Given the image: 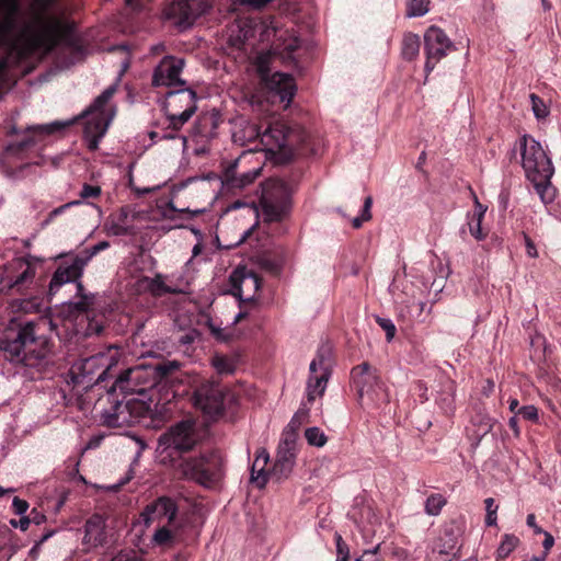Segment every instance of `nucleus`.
I'll use <instances>...</instances> for the list:
<instances>
[{"label": "nucleus", "instance_id": "obj_1", "mask_svg": "<svg viewBox=\"0 0 561 561\" xmlns=\"http://www.w3.org/2000/svg\"><path fill=\"white\" fill-rule=\"evenodd\" d=\"M161 462L175 469L181 479L211 488L221 479V460L216 455L185 456L201 442L193 420H183L170 426L159 437Z\"/></svg>", "mask_w": 561, "mask_h": 561}, {"label": "nucleus", "instance_id": "obj_2", "mask_svg": "<svg viewBox=\"0 0 561 561\" xmlns=\"http://www.w3.org/2000/svg\"><path fill=\"white\" fill-rule=\"evenodd\" d=\"M55 4L56 0H35L38 10L34 13L32 23H24L20 35L13 41L21 57L47 56L59 46L80 48L75 24L48 13Z\"/></svg>", "mask_w": 561, "mask_h": 561}, {"label": "nucleus", "instance_id": "obj_3", "mask_svg": "<svg viewBox=\"0 0 561 561\" xmlns=\"http://www.w3.org/2000/svg\"><path fill=\"white\" fill-rule=\"evenodd\" d=\"M51 322L47 320L28 321L18 328H8L0 332V351L4 358L43 370L49 363L54 342L45 332Z\"/></svg>", "mask_w": 561, "mask_h": 561}, {"label": "nucleus", "instance_id": "obj_4", "mask_svg": "<svg viewBox=\"0 0 561 561\" xmlns=\"http://www.w3.org/2000/svg\"><path fill=\"white\" fill-rule=\"evenodd\" d=\"M518 151L526 179L533 184L543 204L552 203L557 194V190L551 183L554 168L541 144L533 136L525 134L518 138L512 149L511 161L517 159Z\"/></svg>", "mask_w": 561, "mask_h": 561}, {"label": "nucleus", "instance_id": "obj_5", "mask_svg": "<svg viewBox=\"0 0 561 561\" xmlns=\"http://www.w3.org/2000/svg\"><path fill=\"white\" fill-rule=\"evenodd\" d=\"M263 140L283 151L288 158L316 153L309 133L297 123L272 122L263 133Z\"/></svg>", "mask_w": 561, "mask_h": 561}, {"label": "nucleus", "instance_id": "obj_6", "mask_svg": "<svg viewBox=\"0 0 561 561\" xmlns=\"http://www.w3.org/2000/svg\"><path fill=\"white\" fill-rule=\"evenodd\" d=\"M351 380L356 390L357 402L363 409H380L390 402L388 388L381 380L379 370L369 363L354 366Z\"/></svg>", "mask_w": 561, "mask_h": 561}, {"label": "nucleus", "instance_id": "obj_7", "mask_svg": "<svg viewBox=\"0 0 561 561\" xmlns=\"http://www.w3.org/2000/svg\"><path fill=\"white\" fill-rule=\"evenodd\" d=\"M154 409L152 401L147 402L140 398L124 397L123 400H113L111 408L102 413L103 423L108 427L133 426L153 420Z\"/></svg>", "mask_w": 561, "mask_h": 561}, {"label": "nucleus", "instance_id": "obj_8", "mask_svg": "<svg viewBox=\"0 0 561 561\" xmlns=\"http://www.w3.org/2000/svg\"><path fill=\"white\" fill-rule=\"evenodd\" d=\"M115 92L116 88L113 85L105 89L81 115V117L85 118L83 135L88 149L91 151L98 149L101 138L106 133L108 119L106 117L105 105L113 98Z\"/></svg>", "mask_w": 561, "mask_h": 561}, {"label": "nucleus", "instance_id": "obj_9", "mask_svg": "<svg viewBox=\"0 0 561 561\" xmlns=\"http://www.w3.org/2000/svg\"><path fill=\"white\" fill-rule=\"evenodd\" d=\"M71 124V122L57 121L47 125L28 127L21 134H19L16 127L13 126L11 127L9 135H16L18 139L5 147V154L22 158L27 152L35 150L38 144L42 142L46 136L60 133Z\"/></svg>", "mask_w": 561, "mask_h": 561}, {"label": "nucleus", "instance_id": "obj_10", "mask_svg": "<svg viewBox=\"0 0 561 561\" xmlns=\"http://www.w3.org/2000/svg\"><path fill=\"white\" fill-rule=\"evenodd\" d=\"M78 301L69 304L70 312L75 316L77 333L84 336L100 335L103 330V317L92 310L94 296L88 295L82 284L77 285Z\"/></svg>", "mask_w": 561, "mask_h": 561}, {"label": "nucleus", "instance_id": "obj_11", "mask_svg": "<svg viewBox=\"0 0 561 561\" xmlns=\"http://www.w3.org/2000/svg\"><path fill=\"white\" fill-rule=\"evenodd\" d=\"M197 95L192 89L170 90L167 93L165 110L169 125L167 129L179 131L195 114Z\"/></svg>", "mask_w": 561, "mask_h": 561}, {"label": "nucleus", "instance_id": "obj_12", "mask_svg": "<svg viewBox=\"0 0 561 561\" xmlns=\"http://www.w3.org/2000/svg\"><path fill=\"white\" fill-rule=\"evenodd\" d=\"M228 390L219 381L203 380L194 389V405L209 419L216 420L225 413Z\"/></svg>", "mask_w": 561, "mask_h": 561}, {"label": "nucleus", "instance_id": "obj_13", "mask_svg": "<svg viewBox=\"0 0 561 561\" xmlns=\"http://www.w3.org/2000/svg\"><path fill=\"white\" fill-rule=\"evenodd\" d=\"M260 204L266 221L284 220L291 208V192L288 185L279 181L272 190L264 191Z\"/></svg>", "mask_w": 561, "mask_h": 561}, {"label": "nucleus", "instance_id": "obj_14", "mask_svg": "<svg viewBox=\"0 0 561 561\" xmlns=\"http://www.w3.org/2000/svg\"><path fill=\"white\" fill-rule=\"evenodd\" d=\"M57 267L53 273L48 285L47 295L51 299L58 290L68 283L82 284L79 282L83 274L84 262L72 253H62L56 257Z\"/></svg>", "mask_w": 561, "mask_h": 561}, {"label": "nucleus", "instance_id": "obj_15", "mask_svg": "<svg viewBox=\"0 0 561 561\" xmlns=\"http://www.w3.org/2000/svg\"><path fill=\"white\" fill-rule=\"evenodd\" d=\"M261 83L266 101L273 105L278 104L286 108L293 101L296 84L291 76L282 72L268 76L262 71Z\"/></svg>", "mask_w": 561, "mask_h": 561}, {"label": "nucleus", "instance_id": "obj_16", "mask_svg": "<svg viewBox=\"0 0 561 561\" xmlns=\"http://www.w3.org/2000/svg\"><path fill=\"white\" fill-rule=\"evenodd\" d=\"M455 44L438 26L432 25L424 33V54L426 57L424 71L428 76L436 65L445 58L449 51L455 50Z\"/></svg>", "mask_w": 561, "mask_h": 561}, {"label": "nucleus", "instance_id": "obj_17", "mask_svg": "<svg viewBox=\"0 0 561 561\" xmlns=\"http://www.w3.org/2000/svg\"><path fill=\"white\" fill-rule=\"evenodd\" d=\"M111 358L102 353L82 358L72 366L78 383H96L100 385L106 380L111 370Z\"/></svg>", "mask_w": 561, "mask_h": 561}, {"label": "nucleus", "instance_id": "obj_18", "mask_svg": "<svg viewBox=\"0 0 561 561\" xmlns=\"http://www.w3.org/2000/svg\"><path fill=\"white\" fill-rule=\"evenodd\" d=\"M206 10L207 3L205 0H172L164 7L162 15L164 20L178 26L187 27Z\"/></svg>", "mask_w": 561, "mask_h": 561}, {"label": "nucleus", "instance_id": "obj_19", "mask_svg": "<svg viewBox=\"0 0 561 561\" xmlns=\"http://www.w3.org/2000/svg\"><path fill=\"white\" fill-rule=\"evenodd\" d=\"M19 12L20 3L18 0H0V35L10 50L15 55L16 59L19 61H25L31 57H21L13 46V41L18 38L21 32V28L16 31L15 16Z\"/></svg>", "mask_w": 561, "mask_h": 561}, {"label": "nucleus", "instance_id": "obj_20", "mask_svg": "<svg viewBox=\"0 0 561 561\" xmlns=\"http://www.w3.org/2000/svg\"><path fill=\"white\" fill-rule=\"evenodd\" d=\"M184 68V60L174 56H165L154 68L152 75L153 87H168L173 90L184 89L185 81L180 78Z\"/></svg>", "mask_w": 561, "mask_h": 561}, {"label": "nucleus", "instance_id": "obj_21", "mask_svg": "<svg viewBox=\"0 0 561 561\" xmlns=\"http://www.w3.org/2000/svg\"><path fill=\"white\" fill-rule=\"evenodd\" d=\"M309 378L307 381L308 402H313L317 396L324 393L329 377L330 368L327 357L322 351H319L309 366Z\"/></svg>", "mask_w": 561, "mask_h": 561}, {"label": "nucleus", "instance_id": "obj_22", "mask_svg": "<svg viewBox=\"0 0 561 561\" xmlns=\"http://www.w3.org/2000/svg\"><path fill=\"white\" fill-rule=\"evenodd\" d=\"M178 503L170 496H159L151 503H149L141 516L144 517L145 524L150 525L152 523L167 522L168 525H174L178 516Z\"/></svg>", "mask_w": 561, "mask_h": 561}, {"label": "nucleus", "instance_id": "obj_23", "mask_svg": "<svg viewBox=\"0 0 561 561\" xmlns=\"http://www.w3.org/2000/svg\"><path fill=\"white\" fill-rule=\"evenodd\" d=\"M229 283L231 295L238 298L240 304H244L253 302L254 298L253 296L243 298V286L251 287L255 293L261 288L263 279L254 272H248L245 268L238 267L231 273Z\"/></svg>", "mask_w": 561, "mask_h": 561}, {"label": "nucleus", "instance_id": "obj_24", "mask_svg": "<svg viewBox=\"0 0 561 561\" xmlns=\"http://www.w3.org/2000/svg\"><path fill=\"white\" fill-rule=\"evenodd\" d=\"M108 543L106 519L100 514H93L84 524L83 545L90 548L104 547Z\"/></svg>", "mask_w": 561, "mask_h": 561}, {"label": "nucleus", "instance_id": "obj_25", "mask_svg": "<svg viewBox=\"0 0 561 561\" xmlns=\"http://www.w3.org/2000/svg\"><path fill=\"white\" fill-rule=\"evenodd\" d=\"M348 516L357 525H371L377 522V515L368 500L364 496H357L354 505L348 512Z\"/></svg>", "mask_w": 561, "mask_h": 561}, {"label": "nucleus", "instance_id": "obj_26", "mask_svg": "<svg viewBox=\"0 0 561 561\" xmlns=\"http://www.w3.org/2000/svg\"><path fill=\"white\" fill-rule=\"evenodd\" d=\"M182 364L179 360H163L153 366L154 385L169 386L178 380Z\"/></svg>", "mask_w": 561, "mask_h": 561}, {"label": "nucleus", "instance_id": "obj_27", "mask_svg": "<svg viewBox=\"0 0 561 561\" xmlns=\"http://www.w3.org/2000/svg\"><path fill=\"white\" fill-rule=\"evenodd\" d=\"M14 267L21 273L11 282L10 287L16 291H22L23 287L31 283L35 276V270L28 260L20 257L13 263Z\"/></svg>", "mask_w": 561, "mask_h": 561}, {"label": "nucleus", "instance_id": "obj_28", "mask_svg": "<svg viewBox=\"0 0 561 561\" xmlns=\"http://www.w3.org/2000/svg\"><path fill=\"white\" fill-rule=\"evenodd\" d=\"M260 175V170H253L237 175L236 167H229L225 172L226 184L231 188H243L249 184L253 183L254 180Z\"/></svg>", "mask_w": 561, "mask_h": 561}, {"label": "nucleus", "instance_id": "obj_29", "mask_svg": "<svg viewBox=\"0 0 561 561\" xmlns=\"http://www.w3.org/2000/svg\"><path fill=\"white\" fill-rule=\"evenodd\" d=\"M421 38L417 34L407 32L401 42V56L405 61H413L419 57Z\"/></svg>", "mask_w": 561, "mask_h": 561}, {"label": "nucleus", "instance_id": "obj_30", "mask_svg": "<svg viewBox=\"0 0 561 561\" xmlns=\"http://www.w3.org/2000/svg\"><path fill=\"white\" fill-rule=\"evenodd\" d=\"M268 461V454L262 450L257 454L251 468V480L256 483L259 488H263L267 482V473L265 467Z\"/></svg>", "mask_w": 561, "mask_h": 561}, {"label": "nucleus", "instance_id": "obj_31", "mask_svg": "<svg viewBox=\"0 0 561 561\" xmlns=\"http://www.w3.org/2000/svg\"><path fill=\"white\" fill-rule=\"evenodd\" d=\"M476 204H477V209L472 214V216L468 222V228H469L470 234L474 239H477L478 241H482L486 237V233L483 232V229L481 227L482 220H483L484 214H485V208H483L482 205L478 201H476Z\"/></svg>", "mask_w": 561, "mask_h": 561}, {"label": "nucleus", "instance_id": "obj_32", "mask_svg": "<svg viewBox=\"0 0 561 561\" xmlns=\"http://www.w3.org/2000/svg\"><path fill=\"white\" fill-rule=\"evenodd\" d=\"M295 436L294 434H286L278 445L276 459L294 463L295 459Z\"/></svg>", "mask_w": 561, "mask_h": 561}, {"label": "nucleus", "instance_id": "obj_33", "mask_svg": "<svg viewBox=\"0 0 561 561\" xmlns=\"http://www.w3.org/2000/svg\"><path fill=\"white\" fill-rule=\"evenodd\" d=\"M520 540L513 534H505L496 550V561L506 559L519 545Z\"/></svg>", "mask_w": 561, "mask_h": 561}, {"label": "nucleus", "instance_id": "obj_34", "mask_svg": "<svg viewBox=\"0 0 561 561\" xmlns=\"http://www.w3.org/2000/svg\"><path fill=\"white\" fill-rule=\"evenodd\" d=\"M144 282L147 284L149 291L154 296H162L164 294L173 293V290L168 285H165L160 274L156 275L153 278L145 277Z\"/></svg>", "mask_w": 561, "mask_h": 561}, {"label": "nucleus", "instance_id": "obj_35", "mask_svg": "<svg viewBox=\"0 0 561 561\" xmlns=\"http://www.w3.org/2000/svg\"><path fill=\"white\" fill-rule=\"evenodd\" d=\"M447 503L446 499L439 493L431 494L425 502V513L431 516H436L440 513L443 506Z\"/></svg>", "mask_w": 561, "mask_h": 561}, {"label": "nucleus", "instance_id": "obj_36", "mask_svg": "<svg viewBox=\"0 0 561 561\" xmlns=\"http://www.w3.org/2000/svg\"><path fill=\"white\" fill-rule=\"evenodd\" d=\"M431 0H407V16H423L430 11Z\"/></svg>", "mask_w": 561, "mask_h": 561}, {"label": "nucleus", "instance_id": "obj_37", "mask_svg": "<svg viewBox=\"0 0 561 561\" xmlns=\"http://www.w3.org/2000/svg\"><path fill=\"white\" fill-rule=\"evenodd\" d=\"M213 366L218 374H232L236 369L234 360L226 355H215Z\"/></svg>", "mask_w": 561, "mask_h": 561}, {"label": "nucleus", "instance_id": "obj_38", "mask_svg": "<svg viewBox=\"0 0 561 561\" xmlns=\"http://www.w3.org/2000/svg\"><path fill=\"white\" fill-rule=\"evenodd\" d=\"M170 525H163L159 527L153 534L152 541L157 546H168L174 540V533L169 528Z\"/></svg>", "mask_w": 561, "mask_h": 561}, {"label": "nucleus", "instance_id": "obj_39", "mask_svg": "<svg viewBox=\"0 0 561 561\" xmlns=\"http://www.w3.org/2000/svg\"><path fill=\"white\" fill-rule=\"evenodd\" d=\"M530 101L534 115L537 119H543L549 115V108L540 96L531 93Z\"/></svg>", "mask_w": 561, "mask_h": 561}, {"label": "nucleus", "instance_id": "obj_40", "mask_svg": "<svg viewBox=\"0 0 561 561\" xmlns=\"http://www.w3.org/2000/svg\"><path fill=\"white\" fill-rule=\"evenodd\" d=\"M110 247V243L107 241H101L96 244H94L90 249H84L78 254H75L79 260H82L84 262V267L87 266L88 262L98 253L101 251L106 250Z\"/></svg>", "mask_w": 561, "mask_h": 561}, {"label": "nucleus", "instance_id": "obj_41", "mask_svg": "<svg viewBox=\"0 0 561 561\" xmlns=\"http://www.w3.org/2000/svg\"><path fill=\"white\" fill-rule=\"evenodd\" d=\"M305 437L308 444L317 447H322L327 443V436L318 427H309L305 432Z\"/></svg>", "mask_w": 561, "mask_h": 561}, {"label": "nucleus", "instance_id": "obj_42", "mask_svg": "<svg viewBox=\"0 0 561 561\" xmlns=\"http://www.w3.org/2000/svg\"><path fill=\"white\" fill-rule=\"evenodd\" d=\"M371 205H373V198H371V196H367L365 198V201H364L363 210H362L360 216L355 217L353 219V221H352V225H353V227L355 229L360 228L363 222L370 220V218H371V213H370Z\"/></svg>", "mask_w": 561, "mask_h": 561}, {"label": "nucleus", "instance_id": "obj_43", "mask_svg": "<svg viewBox=\"0 0 561 561\" xmlns=\"http://www.w3.org/2000/svg\"><path fill=\"white\" fill-rule=\"evenodd\" d=\"M137 373L134 369H128L122 373L116 379L115 382L111 389V392L108 393V397H113V392L116 391V388H119L122 391H127L129 388H127L126 383L133 378V375Z\"/></svg>", "mask_w": 561, "mask_h": 561}, {"label": "nucleus", "instance_id": "obj_44", "mask_svg": "<svg viewBox=\"0 0 561 561\" xmlns=\"http://www.w3.org/2000/svg\"><path fill=\"white\" fill-rule=\"evenodd\" d=\"M199 337V332L196 329H191L180 335L178 344L184 347L183 352L187 353L191 345Z\"/></svg>", "mask_w": 561, "mask_h": 561}, {"label": "nucleus", "instance_id": "obj_45", "mask_svg": "<svg viewBox=\"0 0 561 561\" xmlns=\"http://www.w3.org/2000/svg\"><path fill=\"white\" fill-rule=\"evenodd\" d=\"M377 324L386 332V339L388 342L392 341L396 335L397 329L392 320L387 318H381L379 316L375 317Z\"/></svg>", "mask_w": 561, "mask_h": 561}, {"label": "nucleus", "instance_id": "obj_46", "mask_svg": "<svg viewBox=\"0 0 561 561\" xmlns=\"http://www.w3.org/2000/svg\"><path fill=\"white\" fill-rule=\"evenodd\" d=\"M484 504H485V511H486L485 524L488 526L496 525L497 506H494V499H492V497L485 499Z\"/></svg>", "mask_w": 561, "mask_h": 561}, {"label": "nucleus", "instance_id": "obj_47", "mask_svg": "<svg viewBox=\"0 0 561 561\" xmlns=\"http://www.w3.org/2000/svg\"><path fill=\"white\" fill-rule=\"evenodd\" d=\"M516 415H520L523 419L537 423L539 420L538 409L535 405H524L519 408Z\"/></svg>", "mask_w": 561, "mask_h": 561}, {"label": "nucleus", "instance_id": "obj_48", "mask_svg": "<svg viewBox=\"0 0 561 561\" xmlns=\"http://www.w3.org/2000/svg\"><path fill=\"white\" fill-rule=\"evenodd\" d=\"M293 466L294 463L291 462H288V461H282V460H277L275 461V465L273 467V473L278 478H286L291 469H293Z\"/></svg>", "mask_w": 561, "mask_h": 561}, {"label": "nucleus", "instance_id": "obj_49", "mask_svg": "<svg viewBox=\"0 0 561 561\" xmlns=\"http://www.w3.org/2000/svg\"><path fill=\"white\" fill-rule=\"evenodd\" d=\"M101 193L102 190L100 186L84 183L80 192V197L87 201L90 198L95 199L101 196Z\"/></svg>", "mask_w": 561, "mask_h": 561}, {"label": "nucleus", "instance_id": "obj_50", "mask_svg": "<svg viewBox=\"0 0 561 561\" xmlns=\"http://www.w3.org/2000/svg\"><path fill=\"white\" fill-rule=\"evenodd\" d=\"M110 561H144L141 557L133 549L122 550Z\"/></svg>", "mask_w": 561, "mask_h": 561}, {"label": "nucleus", "instance_id": "obj_51", "mask_svg": "<svg viewBox=\"0 0 561 561\" xmlns=\"http://www.w3.org/2000/svg\"><path fill=\"white\" fill-rule=\"evenodd\" d=\"M209 330L217 341L229 342L231 340V334L227 333L225 329L210 324Z\"/></svg>", "mask_w": 561, "mask_h": 561}, {"label": "nucleus", "instance_id": "obj_52", "mask_svg": "<svg viewBox=\"0 0 561 561\" xmlns=\"http://www.w3.org/2000/svg\"><path fill=\"white\" fill-rule=\"evenodd\" d=\"M80 203V201H75L53 209L47 216L46 224L53 221L57 216L61 215L67 208L73 205H79Z\"/></svg>", "mask_w": 561, "mask_h": 561}, {"label": "nucleus", "instance_id": "obj_53", "mask_svg": "<svg viewBox=\"0 0 561 561\" xmlns=\"http://www.w3.org/2000/svg\"><path fill=\"white\" fill-rule=\"evenodd\" d=\"M12 508L15 514L23 515L28 508V503L25 500L15 496L12 502Z\"/></svg>", "mask_w": 561, "mask_h": 561}, {"label": "nucleus", "instance_id": "obj_54", "mask_svg": "<svg viewBox=\"0 0 561 561\" xmlns=\"http://www.w3.org/2000/svg\"><path fill=\"white\" fill-rule=\"evenodd\" d=\"M273 0H240L243 5L250 7L255 10L264 9Z\"/></svg>", "mask_w": 561, "mask_h": 561}, {"label": "nucleus", "instance_id": "obj_55", "mask_svg": "<svg viewBox=\"0 0 561 561\" xmlns=\"http://www.w3.org/2000/svg\"><path fill=\"white\" fill-rule=\"evenodd\" d=\"M308 416L307 411L299 410L291 419L289 426L291 427H298L301 425V423L305 421V419Z\"/></svg>", "mask_w": 561, "mask_h": 561}, {"label": "nucleus", "instance_id": "obj_56", "mask_svg": "<svg viewBox=\"0 0 561 561\" xmlns=\"http://www.w3.org/2000/svg\"><path fill=\"white\" fill-rule=\"evenodd\" d=\"M30 523H31V520L26 516H22L19 520H16V519L10 520V524L12 527L20 528L21 530H26L30 526Z\"/></svg>", "mask_w": 561, "mask_h": 561}, {"label": "nucleus", "instance_id": "obj_57", "mask_svg": "<svg viewBox=\"0 0 561 561\" xmlns=\"http://www.w3.org/2000/svg\"><path fill=\"white\" fill-rule=\"evenodd\" d=\"M524 239H525V247H526V252H527L528 256L536 257L538 255V252H537L534 241L527 234L524 236Z\"/></svg>", "mask_w": 561, "mask_h": 561}, {"label": "nucleus", "instance_id": "obj_58", "mask_svg": "<svg viewBox=\"0 0 561 561\" xmlns=\"http://www.w3.org/2000/svg\"><path fill=\"white\" fill-rule=\"evenodd\" d=\"M526 524L534 529L535 534H542L543 529L537 525L535 514H528Z\"/></svg>", "mask_w": 561, "mask_h": 561}, {"label": "nucleus", "instance_id": "obj_59", "mask_svg": "<svg viewBox=\"0 0 561 561\" xmlns=\"http://www.w3.org/2000/svg\"><path fill=\"white\" fill-rule=\"evenodd\" d=\"M542 534L545 535V539H543V541H542V546H543L545 552H547V553H548V552L550 551V549H551V548L553 547V545H554V538H553V536H552L550 533H548V531H543Z\"/></svg>", "mask_w": 561, "mask_h": 561}, {"label": "nucleus", "instance_id": "obj_60", "mask_svg": "<svg viewBox=\"0 0 561 561\" xmlns=\"http://www.w3.org/2000/svg\"><path fill=\"white\" fill-rule=\"evenodd\" d=\"M335 539H336L337 556L345 554V552L348 551L347 545L343 541V539L340 535H336Z\"/></svg>", "mask_w": 561, "mask_h": 561}, {"label": "nucleus", "instance_id": "obj_61", "mask_svg": "<svg viewBox=\"0 0 561 561\" xmlns=\"http://www.w3.org/2000/svg\"><path fill=\"white\" fill-rule=\"evenodd\" d=\"M510 428L514 432L516 436L519 435V426H518V419L517 416H512L508 421Z\"/></svg>", "mask_w": 561, "mask_h": 561}, {"label": "nucleus", "instance_id": "obj_62", "mask_svg": "<svg viewBox=\"0 0 561 561\" xmlns=\"http://www.w3.org/2000/svg\"><path fill=\"white\" fill-rule=\"evenodd\" d=\"M508 404H510V407H508L510 411L516 414L517 410L519 409L518 408V405H519L518 400L515 399V398H512V399L508 400Z\"/></svg>", "mask_w": 561, "mask_h": 561}, {"label": "nucleus", "instance_id": "obj_63", "mask_svg": "<svg viewBox=\"0 0 561 561\" xmlns=\"http://www.w3.org/2000/svg\"><path fill=\"white\" fill-rule=\"evenodd\" d=\"M8 70V61L5 59L0 60V80L5 77Z\"/></svg>", "mask_w": 561, "mask_h": 561}, {"label": "nucleus", "instance_id": "obj_64", "mask_svg": "<svg viewBox=\"0 0 561 561\" xmlns=\"http://www.w3.org/2000/svg\"><path fill=\"white\" fill-rule=\"evenodd\" d=\"M176 133L178 131L165 128V133L161 136V139H175L178 137Z\"/></svg>", "mask_w": 561, "mask_h": 561}]
</instances>
